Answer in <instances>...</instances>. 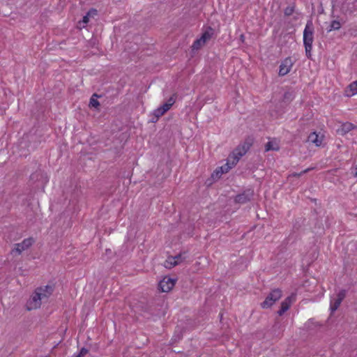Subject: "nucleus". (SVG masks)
<instances>
[{
  "instance_id": "1",
  "label": "nucleus",
  "mask_w": 357,
  "mask_h": 357,
  "mask_svg": "<svg viewBox=\"0 0 357 357\" xmlns=\"http://www.w3.org/2000/svg\"><path fill=\"white\" fill-rule=\"evenodd\" d=\"M47 182L48 177L46 173L39 169L31 174L29 183L34 190H40L44 192L45 186Z\"/></svg>"
},
{
  "instance_id": "2",
  "label": "nucleus",
  "mask_w": 357,
  "mask_h": 357,
  "mask_svg": "<svg viewBox=\"0 0 357 357\" xmlns=\"http://www.w3.org/2000/svg\"><path fill=\"white\" fill-rule=\"evenodd\" d=\"M281 297L282 291L280 289H275L268 294L265 301L261 303V306L262 308H268Z\"/></svg>"
},
{
  "instance_id": "3",
  "label": "nucleus",
  "mask_w": 357,
  "mask_h": 357,
  "mask_svg": "<svg viewBox=\"0 0 357 357\" xmlns=\"http://www.w3.org/2000/svg\"><path fill=\"white\" fill-rule=\"evenodd\" d=\"M314 26L312 20H308L303 31L304 46H312L314 40Z\"/></svg>"
},
{
  "instance_id": "4",
  "label": "nucleus",
  "mask_w": 357,
  "mask_h": 357,
  "mask_svg": "<svg viewBox=\"0 0 357 357\" xmlns=\"http://www.w3.org/2000/svg\"><path fill=\"white\" fill-rule=\"evenodd\" d=\"M347 295V290L342 289L336 295L335 298H331L330 310L331 313L336 311Z\"/></svg>"
},
{
  "instance_id": "5",
  "label": "nucleus",
  "mask_w": 357,
  "mask_h": 357,
  "mask_svg": "<svg viewBox=\"0 0 357 357\" xmlns=\"http://www.w3.org/2000/svg\"><path fill=\"white\" fill-rule=\"evenodd\" d=\"M247 152L245 151V148L242 147L241 145H238L229 155L228 161L232 162V165L235 166L240 158L243 156Z\"/></svg>"
},
{
  "instance_id": "6",
  "label": "nucleus",
  "mask_w": 357,
  "mask_h": 357,
  "mask_svg": "<svg viewBox=\"0 0 357 357\" xmlns=\"http://www.w3.org/2000/svg\"><path fill=\"white\" fill-rule=\"evenodd\" d=\"M176 281V279H172L169 277H165L158 284L159 289L162 292H169L174 287Z\"/></svg>"
},
{
  "instance_id": "7",
  "label": "nucleus",
  "mask_w": 357,
  "mask_h": 357,
  "mask_svg": "<svg viewBox=\"0 0 357 357\" xmlns=\"http://www.w3.org/2000/svg\"><path fill=\"white\" fill-rule=\"evenodd\" d=\"M33 242L34 241L32 238H25L22 243L15 244V248L11 251V252H15L17 255H20L22 251L31 247Z\"/></svg>"
},
{
  "instance_id": "8",
  "label": "nucleus",
  "mask_w": 357,
  "mask_h": 357,
  "mask_svg": "<svg viewBox=\"0 0 357 357\" xmlns=\"http://www.w3.org/2000/svg\"><path fill=\"white\" fill-rule=\"evenodd\" d=\"M253 195L254 191L251 189H247L235 197V202L239 204H245L250 201Z\"/></svg>"
},
{
  "instance_id": "9",
  "label": "nucleus",
  "mask_w": 357,
  "mask_h": 357,
  "mask_svg": "<svg viewBox=\"0 0 357 357\" xmlns=\"http://www.w3.org/2000/svg\"><path fill=\"white\" fill-rule=\"evenodd\" d=\"M234 166L232 165V162L231 161H228L227 160V162L222 166V167H218L211 174V177L213 178V179L214 180H217V179H219L222 174H224V173H227L229 172V170L230 169H231Z\"/></svg>"
},
{
  "instance_id": "10",
  "label": "nucleus",
  "mask_w": 357,
  "mask_h": 357,
  "mask_svg": "<svg viewBox=\"0 0 357 357\" xmlns=\"http://www.w3.org/2000/svg\"><path fill=\"white\" fill-rule=\"evenodd\" d=\"M42 289H36L34 293V295L32 296L31 300L29 302V305H31V307L29 308V310L31 308H38L40 307L41 301L43 298H45L42 294Z\"/></svg>"
},
{
  "instance_id": "11",
  "label": "nucleus",
  "mask_w": 357,
  "mask_h": 357,
  "mask_svg": "<svg viewBox=\"0 0 357 357\" xmlns=\"http://www.w3.org/2000/svg\"><path fill=\"white\" fill-rule=\"evenodd\" d=\"M293 66V62L291 61V59L290 57L286 58L284 61H282L280 69H279V75L280 76H284L287 73H289L291 68Z\"/></svg>"
},
{
  "instance_id": "12",
  "label": "nucleus",
  "mask_w": 357,
  "mask_h": 357,
  "mask_svg": "<svg viewBox=\"0 0 357 357\" xmlns=\"http://www.w3.org/2000/svg\"><path fill=\"white\" fill-rule=\"evenodd\" d=\"M290 305H291V297L289 296V297L286 298L284 299V301H283L281 303L280 308L278 311V314L280 316L282 315L286 311H287L289 310V308L290 307Z\"/></svg>"
},
{
  "instance_id": "13",
  "label": "nucleus",
  "mask_w": 357,
  "mask_h": 357,
  "mask_svg": "<svg viewBox=\"0 0 357 357\" xmlns=\"http://www.w3.org/2000/svg\"><path fill=\"white\" fill-rule=\"evenodd\" d=\"M37 289H41V294L45 298H47L53 292L54 287L52 285H46L45 287H38Z\"/></svg>"
},
{
  "instance_id": "14",
  "label": "nucleus",
  "mask_w": 357,
  "mask_h": 357,
  "mask_svg": "<svg viewBox=\"0 0 357 357\" xmlns=\"http://www.w3.org/2000/svg\"><path fill=\"white\" fill-rule=\"evenodd\" d=\"M176 95L173 94L166 102L161 105V107L162 108L163 111L165 110L167 112L172 107V106L174 104L176 101Z\"/></svg>"
},
{
  "instance_id": "15",
  "label": "nucleus",
  "mask_w": 357,
  "mask_h": 357,
  "mask_svg": "<svg viewBox=\"0 0 357 357\" xmlns=\"http://www.w3.org/2000/svg\"><path fill=\"white\" fill-rule=\"evenodd\" d=\"M295 97V92L293 90H289L286 91L282 97V101L286 103L289 104L290 102H291Z\"/></svg>"
},
{
  "instance_id": "16",
  "label": "nucleus",
  "mask_w": 357,
  "mask_h": 357,
  "mask_svg": "<svg viewBox=\"0 0 357 357\" xmlns=\"http://www.w3.org/2000/svg\"><path fill=\"white\" fill-rule=\"evenodd\" d=\"M307 141L314 144L317 146H320L321 144V140L319 139V136L315 132L309 135Z\"/></svg>"
},
{
  "instance_id": "17",
  "label": "nucleus",
  "mask_w": 357,
  "mask_h": 357,
  "mask_svg": "<svg viewBox=\"0 0 357 357\" xmlns=\"http://www.w3.org/2000/svg\"><path fill=\"white\" fill-rule=\"evenodd\" d=\"M93 13L94 14H96V10L95 9H91V10H89L86 15L85 16L83 17L82 20L81 21H79L78 23L79 24L80 26H82V27H85V25L89 22V16L91 15V13Z\"/></svg>"
},
{
  "instance_id": "18",
  "label": "nucleus",
  "mask_w": 357,
  "mask_h": 357,
  "mask_svg": "<svg viewBox=\"0 0 357 357\" xmlns=\"http://www.w3.org/2000/svg\"><path fill=\"white\" fill-rule=\"evenodd\" d=\"M213 33V29L211 27H208V29L205 31L200 37L202 42L206 43L207 40H208L211 38Z\"/></svg>"
},
{
  "instance_id": "19",
  "label": "nucleus",
  "mask_w": 357,
  "mask_h": 357,
  "mask_svg": "<svg viewBox=\"0 0 357 357\" xmlns=\"http://www.w3.org/2000/svg\"><path fill=\"white\" fill-rule=\"evenodd\" d=\"M341 28V24L337 20H333L331 22V24L329 25L328 28H327V31L330 32L333 30H339Z\"/></svg>"
},
{
  "instance_id": "20",
  "label": "nucleus",
  "mask_w": 357,
  "mask_h": 357,
  "mask_svg": "<svg viewBox=\"0 0 357 357\" xmlns=\"http://www.w3.org/2000/svg\"><path fill=\"white\" fill-rule=\"evenodd\" d=\"M165 113H166V112H165V110L163 111V109H162V108L161 107V106H160V107H159L158 108H157L156 109H155V110H154V112H153V114H154V116H155V120H154V119H153V120H152V121H153V122H155V121H158V119L160 116H162L163 114H165Z\"/></svg>"
},
{
  "instance_id": "21",
  "label": "nucleus",
  "mask_w": 357,
  "mask_h": 357,
  "mask_svg": "<svg viewBox=\"0 0 357 357\" xmlns=\"http://www.w3.org/2000/svg\"><path fill=\"white\" fill-rule=\"evenodd\" d=\"M165 113H166V112H165V110L163 111V109H162V108L161 107V106H160V107H159L158 108H157L156 109H155V110H154V112H153V114H154V116H155V120H154V119H153V120H152V121H153V122H155V121H158V119L160 116H162L163 114H165Z\"/></svg>"
},
{
  "instance_id": "22",
  "label": "nucleus",
  "mask_w": 357,
  "mask_h": 357,
  "mask_svg": "<svg viewBox=\"0 0 357 357\" xmlns=\"http://www.w3.org/2000/svg\"><path fill=\"white\" fill-rule=\"evenodd\" d=\"M95 97L98 98V96L96 93H94L91 96V98L90 99V102H89V106H91L92 107L98 108V107L100 106V102L98 101V100L96 98H95Z\"/></svg>"
},
{
  "instance_id": "23",
  "label": "nucleus",
  "mask_w": 357,
  "mask_h": 357,
  "mask_svg": "<svg viewBox=\"0 0 357 357\" xmlns=\"http://www.w3.org/2000/svg\"><path fill=\"white\" fill-rule=\"evenodd\" d=\"M205 44V42H202L201 38L195 40L192 45V48L193 50H198Z\"/></svg>"
},
{
  "instance_id": "24",
  "label": "nucleus",
  "mask_w": 357,
  "mask_h": 357,
  "mask_svg": "<svg viewBox=\"0 0 357 357\" xmlns=\"http://www.w3.org/2000/svg\"><path fill=\"white\" fill-rule=\"evenodd\" d=\"M349 89L351 91V93L348 94L347 96H354V95L356 94L357 93V80L351 82L349 85Z\"/></svg>"
},
{
  "instance_id": "25",
  "label": "nucleus",
  "mask_w": 357,
  "mask_h": 357,
  "mask_svg": "<svg viewBox=\"0 0 357 357\" xmlns=\"http://www.w3.org/2000/svg\"><path fill=\"white\" fill-rule=\"evenodd\" d=\"M295 8L296 5L294 3L291 6L287 7L284 10V15L287 17L291 16L294 13Z\"/></svg>"
},
{
  "instance_id": "26",
  "label": "nucleus",
  "mask_w": 357,
  "mask_h": 357,
  "mask_svg": "<svg viewBox=\"0 0 357 357\" xmlns=\"http://www.w3.org/2000/svg\"><path fill=\"white\" fill-rule=\"evenodd\" d=\"M278 150H279V146L277 144L274 145L272 142H267L266 146H265V151H278Z\"/></svg>"
},
{
  "instance_id": "27",
  "label": "nucleus",
  "mask_w": 357,
  "mask_h": 357,
  "mask_svg": "<svg viewBox=\"0 0 357 357\" xmlns=\"http://www.w3.org/2000/svg\"><path fill=\"white\" fill-rule=\"evenodd\" d=\"M179 264L178 261L170 260V257L165 261V267L168 268H171Z\"/></svg>"
},
{
  "instance_id": "28",
  "label": "nucleus",
  "mask_w": 357,
  "mask_h": 357,
  "mask_svg": "<svg viewBox=\"0 0 357 357\" xmlns=\"http://www.w3.org/2000/svg\"><path fill=\"white\" fill-rule=\"evenodd\" d=\"M352 128L353 124L350 123H345L342 126V130H344V132L350 131Z\"/></svg>"
},
{
  "instance_id": "29",
  "label": "nucleus",
  "mask_w": 357,
  "mask_h": 357,
  "mask_svg": "<svg viewBox=\"0 0 357 357\" xmlns=\"http://www.w3.org/2000/svg\"><path fill=\"white\" fill-rule=\"evenodd\" d=\"M184 259V257H182V255L181 254H178L174 257H170V260H175V261H179V264L183 261Z\"/></svg>"
},
{
  "instance_id": "30",
  "label": "nucleus",
  "mask_w": 357,
  "mask_h": 357,
  "mask_svg": "<svg viewBox=\"0 0 357 357\" xmlns=\"http://www.w3.org/2000/svg\"><path fill=\"white\" fill-rule=\"evenodd\" d=\"M242 147L245 148V151L247 152L250 146H252V143L249 140H246L243 144H240Z\"/></svg>"
},
{
  "instance_id": "31",
  "label": "nucleus",
  "mask_w": 357,
  "mask_h": 357,
  "mask_svg": "<svg viewBox=\"0 0 357 357\" xmlns=\"http://www.w3.org/2000/svg\"><path fill=\"white\" fill-rule=\"evenodd\" d=\"M305 49L306 56L308 59H310L311 56H312L311 51H312V46H305Z\"/></svg>"
},
{
  "instance_id": "32",
  "label": "nucleus",
  "mask_w": 357,
  "mask_h": 357,
  "mask_svg": "<svg viewBox=\"0 0 357 357\" xmlns=\"http://www.w3.org/2000/svg\"><path fill=\"white\" fill-rule=\"evenodd\" d=\"M312 169V168H307V169H305V170L302 171V172H300V173H296V172H294V173L291 174V176H294V177H299V176H301V175H303V174H305V173L308 172H309L310 169Z\"/></svg>"
},
{
  "instance_id": "33",
  "label": "nucleus",
  "mask_w": 357,
  "mask_h": 357,
  "mask_svg": "<svg viewBox=\"0 0 357 357\" xmlns=\"http://www.w3.org/2000/svg\"><path fill=\"white\" fill-rule=\"evenodd\" d=\"M88 352L89 350L87 349H86L85 347H82L77 355L80 356V357H84Z\"/></svg>"
},
{
  "instance_id": "34",
  "label": "nucleus",
  "mask_w": 357,
  "mask_h": 357,
  "mask_svg": "<svg viewBox=\"0 0 357 357\" xmlns=\"http://www.w3.org/2000/svg\"><path fill=\"white\" fill-rule=\"evenodd\" d=\"M240 39L242 42H244V40H245V36L243 34H241V36H240Z\"/></svg>"
},
{
  "instance_id": "35",
  "label": "nucleus",
  "mask_w": 357,
  "mask_h": 357,
  "mask_svg": "<svg viewBox=\"0 0 357 357\" xmlns=\"http://www.w3.org/2000/svg\"><path fill=\"white\" fill-rule=\"evenodd\" d=\"M354 169H355V172L354 173V176L356 177L357 176V166L355 167Z\"/></svg>"
}]
</instances>
